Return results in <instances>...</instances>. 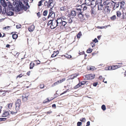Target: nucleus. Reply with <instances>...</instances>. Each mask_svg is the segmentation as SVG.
I'll return each mask as SVG.
<instances>
[{
    "label": "nucleus",
    "instance_id": "64",
    "mask_svg": "<svg viewBox=\"0 0 126 126\" xmlns=\"http://www.w3.org/2000/svg\"><path fill=\"white\" fill-rule=\"evenodd\" d=\"M22 74H20L18 75L17 76V77H19L20 78V77H22Z\"/></svg>",
    "mask_w": 126,
    "mask_h": 126
},
{
    "label": "nucleus",
    "instance_id": "27",
    "mask_svg": "<svg viewBox=\"0 0 126 126\" xmlns=\"http://www.w3.org/2000/svg\"><path fill=\"white\" fill-rule=\"evenodd\" d=\"M81 86L80 84V83L79 82L78 84L76 85L74 87V88L75 89H77L79 87H80Z\"/></svg>",
    "mask_w": 126,
    "mask_h": 126
},
{
    "label": "nucleus",
    "instance_id": "52",
    "mask_svg": "<svg viewBox=\"0 0 126 126\" xmlns=\"http://www.w3.org/2000/svg\"><path fill=\"white\" fill-rule=\"evenodd\" d=\"M25 94H24L23 95H22V99L23 100V101H24V99H25Z\"/></svg>",
    "mask_w": 126,
    "mask_h": 126
},
{
    "label": "nucleus",
    "instance_id": "61",
    "mask_svg": "<svg viewBox=\"0 0 126 126\" xmlns=\"http://www.w3.org/2000/svg\"><path fill=\"white\" fill-rule=\"evenodd\" d=\"M61 18H62V19L63 20H65L66 19V17H64V16H63L62 17H61Z\"/></svg>",
    "mask_w": 126,
    "mask_h": 126
},
{
    "label": "nucleus",
    "instance_id": "13",
    "mask_svg": "<svg viewBox=\"0 0 126 126\" xmlns=\"http://www.w3.org/2000/svg\"><path fill=\"white\" fill-rule=\"evenodd\" d=\"M103 6V5L101 4H100L99 5H98V10H101L103 9H104Z\"/></svg>",
    "mask_w": 126,
    "mask_h": 126
},
{
    "label": "nucleus",
    "instance_id": "4",
    "mask_svg": "<svg viewBox=\"0 0 126 126\" xmlns=\"http://www.w3.org/2000/svg\"><path fill=\"white\" fill-rule=\"evenodd\" d=\"M21 104V100L20 99H18L15 102L16 110H18Z\"/></svg>",
    "mask_w": 126,
    "mask_h": 126
},
{
    "label": "nucleus",
    "instance_id": "23",
    "mask_svg": "<svg viewBox=\"0 0 126 126\" xmlns=\"http://www.w3.org/2000/svg\"><path fill=\"white\" fill-rule=\"evenodd\" d=\"M95 12V10L94 9H93V8L90 11L91 14L92 15L94 14Z\"/></svg>",
    "mask_w": 126,
    "mask_h": 126
},
{
    "label": "nucleus",
    "instance_id": "56",
    "mask_svg": "<svg viewBox=\"0 0 126 126\" xmlns=\"http://www.w3.org/2000/svg\"><path fill=\"white\" fill-rule=\"evenodd\" d=\"M17 111H16V112H14L13 111H11V113L12 114H15L17 113Z\"/></svg>",
    "mask_w": 126,
    "mask_h": 126
},
{
    "label": "nucleus",
    "instance_id": "54",
    "mask_svg": "<svg viewBox=\"0 0 126 126\" xmlns=\"http://www.w3.org/2000/svg\"><path fill=\"white\" fill-rule=\"evenodd\" d=\"M49 4H48V3H47L45 2V3H44L45 5L46 6H47L48 7H49V6H48Z\"/></svg>",
    "mask_w": 126,
    "mask_h": 126
},
{
    "label": "nucleus",
    "instance_id": "57",
    "mask_svg": "<svg viewBox=\"0 0 126 126\" xmlns=\"http://www.w3.org/2000/svg\"><path fill=\"white\" fill-rule=\"evenodd\" d=\"M37 15L39 17H40V12H38L37 13Z\"/></svg>",
    "mask_w": 126,
    "mask_h": 126
},
{
    "label": "nucleus",
    "instance_id": "32",
    "mask_svg": "<svg viewBox=\"0 0 126 126\" xmlns=\"http://www.w3.org/2000/svg\"><path fill=\"white\" fill-rule=\"evenodd\" d=\"M110 18L112 20H115L116 19V16L115 15H114L110 17Z\"/></svg>",
    "mask_w": 126,
    "mask_h": 126
},
{
    "label": "nucleus",
    "instance_id": "48",
    "mask_svg": "<svg viewBox=\"0 0 126 126\" xmlns=\"http://www.w3.org/2000/svg\"><path fill=\"white\" fill-rule=\"evenodd\" d=\"M42 2L41 0L38 3V6H41V4H42Z\"/></svg>",
    "mask_w": 126,
    "mask_h": 126
},
{
    "label": "nucleus",
    "instance_id": "33",
    "mask_svg": "<svg viewBox=\"0 0 126 126\" xmlns=\"http://www.w3.org/2000/svg\"><path fill=\"white\" fill-rule=\"evenodd\" d=\"M101 108L103 110H105L106 109V107L104 105H103L101 106Z\"/></svg>",
    "mask_w": 126,
    "mask_h": 126
},
{
    "label": "nucleus",
    "instance_id": "22",
    "mask_svg": "<svg viewBox=\"0 0 126 126\" xmlns=\"http://www.w3.org/2000/svg\"><path fill=\"white\" fill-rule=\"evenodd\" d=\"M34 65V63H31L30 64V69H32Z\"/></svg>",
    "mask_w": 126,
    "mask_h": 126
},
{
    "label": "nucleus",
    "instance_id": "16",
    "mask_svg": "<svg viewBox=\"0 0 126 126\" xmlns=\"http://www.w3.org/2000/svg\"><path fill=\"white\" fill-rule=\"evenodd\" d=\"M120 3L121 4L120 7L121 8H123V6L125 4V2L124 1H122L121 2L119 1Z\"/></svg>",
    "mask_w": 126,
    "mask_h": 126
},
{
    "label": "nucleus",
    "instance_id": "41",
    "mask_svg": "<svg viewBox=\"0 0 126 126\" xmlns=\"http://www.w3.org/2000/svg\"><path fill=\"white\" fill-rule=\"evenodd\" d=\"M3 3V5L4 6L6 7L7 6V4H6V2L5 0L3 1L2 2Z\"/></svg>",
    "mask_w": 126,
    "mask_h": 126
},
{
    "label": "nucleus",
    "instance_id": "11",
    "mask_svg": "<svg viewBox=\"0 0 126 126\" xmlns=\"http://www.w3.org/2000/svg\"><path fill=\"white\" fill-rule=\"evenodd\" d=\"M59 52L58 51H54L52 55L51 56V57H56L57 55L58 54Z\"/></svg>",
    "mask_w": 126,
    "mask_h": 126
},
{
    "label": "nucleus",
    "instance_id": "45",
    "mask_svg": "<svg viewBox=\"0 0 126 126\" xmlns=\"http://www.w3.org/2000/svg\"><path fill=\"white\" fill-rule=\"evenodd\" d=\"M93 41L95 43L98 42V41L96 38H95L94 40H93Z\"/></svg>",
    "mask_w": 126,
    "mask_h": 126
},
{
    "label": "nucleus",
    "instance_id": "15",
    "mask_svg": "<svg viewBox=\"0 0 126 126\" xmlns=\"http://www.w3.org/2000/svg\"><path fill=\"white\" fill-rule=\"evenodd\" d=\"M120 4L119 2H118L117 3L114 2V7H115V9L118 8Z\"/></svg>",
    "mask_w": 126,
    "mask_h": 126
},
{
    "label": "nucleus",
    "instance_id": "6",
    "mask_svg": "<svg viewBox=\"0 0 126 126\" xmlns=\"http://www.w3.org/2000/svg\"><path fill=\"white\" fill-rule=\"evenodd\" d=\"M110 11V8L109 6H107L105 7L104 13L109 14Z\"/></svg>",
    "mask_w": 126,
    "mask_h": 126
},
{
    "label": "nucleus",
    "instance_id": "14",
    "mask_svg": "<svg viewBox=\"0 0 126 126\" xmlns=\"http://www.w3.org/2000/svg\"><path fill=\"white\" fill-rule=\"evenodd\" d=\"M6 14L8 16H13L14 15V13L12 11H9L7 13L6 12Z\"/></svg>",
    "mask_w": 126,
    "mask_h": 126
},
{
    "label": "nucleus",
    "instance_id": "63",
    "mask_svg": "<svg viewBox=\"0 0 126 126\" xmlns=\"http://www.w3.org/2000/svg\"><path fill=\"white\" fill-rule=\"evenodd\" d=\"M81 9H80V8H77V9H76V10H77L80 11H80H81Z\"/></svg>",
    "mask_w": 126,
    "mask_h": 126
},
{
    "label": "nucleus",
    "instance_id": "1",
    "mask_svg": "<svg viewBox=\"0 0 126 126\" xmlns=\"http://www.w3.org/2000/svg\"><path fill=\"white\" fill-rule=\"evenodd\" d=\"M25 4L26 7L24 6L22 2L20 1H17L13 3V5L15 6V8L16 9L18 12L20 11V9L23 8V7L24 10L25 9V8H26V10L29 8L30 6L29 5L28 3L27 2H26Z\"/></svg>",
    "mask_w": 126,
    "mask_h": 126
},
{
    "label": "nucleus",
    "instance_id": "19",
    "mask_svg": "<svg viewBox=\"0 0 126 126\" xmlns=\"http://www.w3.org/2000/svg\"><path fill=\"white\" fill-rule=\"evenodd\" d=\"M78 75L76 74H75L71 76V79H74L75 78H76Z\"/></svg>",
    "mask_w": 126,
    "mask_h": 126
},
{
    "label": "nucleus",
    "instance_id": "59",
    "mask_svg": "<svg viewBox=\"0 0 126 126\" xmlns=\"http://www.w3.org/2000/svg\"><path fill=\"white\" fill-rule=\"evenodd\" d=\"M98 28L99 29H102L103 28H104V26H102L101 27L98 26Z\"/></svg>",
    "mask_w": 126,
    "mask_h": 126
},
{
    "label": "nucleus",
    "instance_id": "20",
    "mask_svg": "<svg viewBox=\"0 0 126 126\" xmlns=\"http://www.w3.org/2000/svg\"><path fill=\"white\" fill-rule=\"evenodd\" d=\"M18 35L17 34H13L12 35V37L13 39H16L18 37Z\"/></svg>",
    "mask_w": 126,
    "mask_h": 126
},
{
    "label": "nucleus",
    "instance_id": "58",
    "mask_svg": "<svg viewBox=\"0 0 126 126\" xmlns=\"http://www.w3.org/2000/svg\"><path fill=\"white\" fill-rule=\"evenodd\" d=\"M52 113V111H47V114H50L51 113Z\"/></svg>",
    "mask_w": 126,
    "mask_h": 126
},
{
    "label": "nucleus",
    "instance_id": "35",
    "mask_svg": "<svg viewBox=\"0 0 126 126\" xmlns=\"http://www.w3.org/2000/svg\"><path fill=\"white\" fill-rule=\"evenodd\" d=\"M86 82H87L86 81H83L80 83V84L81 85H83L85 84H86Z\"/></svg>",
    "mask_w": 126,
    "mask_h": 126
},
{
    "label": "nucleus",
    "instance_id": "7",
    "mask_svg": "<svg viewBox=\"0 0 126 126\" xmlns=\"http://www.w3.org/2000/svg\"><path fill=\"white\" fill-rule=\"evenodd\" d=\"M55 13L54 12L52 13V12L50 11L49 12V14L47 17V18H49L50 17H51L53 18L55 17Z\"/></svg>",
    "mask_w": 126,
    "mask_h": 126
},
{
    "label": "nucleus",
    "instance_id": "37",
    "mask_svg": "<svg viewBox=\"0 0 126 126\" xmlns=\"http://www.w3.org/2000/svg\"><path fill=\"white\" fill-rule=\"evenodd\" d=\"M115 66H112L111 67L109 66L108 68H109V69H111V70H114L115 69V68H114Z\"/></svg>",
    "mask_w": 126,
    "mask_h": 126
},
{
    "label": "nucleus",
    "instance_id": "43",
    "mask_svg": "<svg viewBox=\"0 0 126 126\" xmlns=\"http://www.w3.org/2000/svg\"><path fill=\"white\" fill-rule=\"evenodd\" d=\"M22 26L21 25H16V28L17 29L20 28H21Z\"/></svg>",
    "mask_w": 126,
    "mask_h": 126
},
{
    "label": "nucleus",
    "instance_id": "18",
    "mask_svg": "<svg viewBox=\"0 0 126 126\" xmlns=\"http://www.w3.org/2000/svg\"><path fill=\"white\" fill-rule=\"evenodd\" d=\"M61 19V17H58L57 18L56 20V27L59 26L60 24H59V22L58 21V20H60Z\"/></svg>",
    "mask_w": 126,
    "mask_h": 126
},
{
    "label": "nucleus",
    "instance_id": "39",
    "mask_svg": "<svg viewBox=\"0 0 126 126\" xmlns=\"http://www.w3.org/2000/svg\"><path fill=\"white\" fill-rule=\"evenodd\" d=\"M65 80V78L59 80V81L60 83H61Z\"/></svg>",
    "mask_w": 126,
    "mask_h": 126
},
{
    "label": "nucleus",
    "instance_id": "24",
    "mask_svg": "<svg viewBox=\"0 0 126 126\" xmlns=\"http://www.w3.org/2000/svg\"><path fill=\"white\" fill-rule=\"evenodd\" d=\"M60 83L59 80L57 81L54 83L52 85V86H54L57 85L59 84Z\"/></svg>",
    "mask_w": 126,
    "mask_h": 126
},
{
    "label": "nucleus",
    "instance_id": "12",
    "mask_svg": "<svg viewBox=\"0 0 126 126\" xmlns=\"http://www.w3.org/2000/svg\"><path fill=\"white\" fill-rule=\"evenodd\" d=\"M9 114L8 111H6L3 113L2 116V117H6L8 116V115Z\"/></svg>",
    "mask_w": 126,
    "mask_h": 126
},
{
    "label": "nucleus",
    "instance_id": "31",
    "mask_svg": "<svg viewBox=\"0 0 126 126\" xmlns=\"http://www.w3.org/2000/svg\"><path fill=\"white\" fill-rule=\"evenodd\" d=\"M86 120L84 118H82L80 119V121L82 122H85Z\"/></svg>",
    "mask_w": 126,
    "mask_h": 126
},
{
    "label": "nucleus",
    "instance_id": "2",
    "mask_svg": "<svg viewBox=\"0 0 126 126\" xmlns=\"http://www.w3.org/2000/svg\"><path fill=\"white\" fill-rule=\"evenodd\" d=\"M56 20L53 19L50 20L47 23L48 26L51 25L50 28L52 29H54L56 27Z\"/></svg>",
    "mask_w": 126,
    "mask_h": 126
},
{
    "label": "nucleus",
    "instance_id": "62",
    "mask_svg": "<svg viewBox=\"0 0 126 126\" xmlns=\"http://www.w3.org/2000/svg\"><path fill=\"white\" fill-rule=\"evenodd\" d=\"M10 27V26H8L7 27H5L4 28V29H8V28H9Z\"/></svg>",
    "mask_w": 126,
    "mask_h": 126
},
{
    "label": "nucleus",
    "instance_id": "51",
    "mask_svg": "<svg viewBox=\"0 0 126 126\" xmlns=\"http://www.w3.org/2000/svg\"><path fill=\"white\" fill-rule=\"evenodd\" d=\"M91 44L92 46V47H93L95 45V44L93 43H91Z\"/></svg>",
    "mask_w": 126,
    "mask_h": 126
},
{
    "label": "nucleus",
    "instance_id": "42",
    "mask_svg": "<svg viewBox=\"0 0 126 126\" xmlns=\"http://www.w3.org/2000/svg\"><path fill=\"white\" fill-rule=\"evenodd\" d=\"M82 122H78L77 123V126H80L82 124Z\"/></svg>",
    "mask_w": 126,
    "mask_h": 126
},
{
    "label": "nucleus",
    "instance_id": "28",
    "mask_svg": "<svg viewBox=\"0 0 126 126\" xmlns=\"http://www.w3.org/2000/svg\"><path fill=\"white\" fill-rule=\"evenodd\" d=\"M81 32H79L78 33L77 35V37L78 38H79L81 36Z\"/></svg>",
    "mask_w": 126,
    "mask_h": 126
},
{
    "label": "nucleus",
    "instance_id": "44",
    "mask_svg": "<svg viewBox=\"0 0 126 126\" xmlns=\"http://www.w3.org/2000/svg\"><path fill=\"white\" fill-rule=\"evenodd\" d=\"M28 95L26 96V95H25V99H24V101H26L28 99Z\"/></svg>",
    "mask_w": 126,
    "mask_h": 126
},
{
    "label": "nucleus",
    "instance_id": "17",
    "mask_svg": "<svg viewBox=\"0 0 126 126\" xmlns=\"http://www.w3.org/2000/svg\"><path fill=\"white\" fill-rule=\"evenodd\" d=\"M71 14L72 16H75L76 15V12L75 11H72L71 12Z\"/></svg>",
    "mask_w": 126,
    "mask_h": 126
},
{
    "label": "nucleus",
    "instance_id": "40",
    "mask_svg": "<svg viewBox=\"0 0 126 126\" xmlns=\"http://www.w3.org/2000/svg\"><path fill=\"white\" fill-rule=\"evenodd\" d=\"M65 57L66 58H70L72 57L70 55H67L65 56Z\"/></svg>",
    "mask_w": 126,
    "mask_h": 126
},
{
    "label": "nucleus",
    "instance_id": "10",
    "mask_svg": "<svg viewBox=\"0 0 126 126\" xmlns=\"http://www.w3.org/2000/svg\"><path fill=\"white\" fill-rule=\"evenodd\" d=\"M82 12L80 11L78 13L79 17L80 19H82L83 18V15L82 14Z\"/></svg>",
    "mask_w": 126,
    "mask_h": 126
},
{
    "label": "nucleus",
    "instance_id": "5",
    "mask_svg": "<svg viewBox=\"0 0 126 126\" xmlns=\"http://www.w3.org/2000/svg\"><path fill=\"white\" fill-rule=\"evenodd\" d=\"M85 77L87 79H92L94 78L95 75L94 74H90L86 75Z\"/></svg>",
    "mask_w": 126,
    "mask_h": 126
},
{
    "label": "nucleus",
    "instance_id": "9",
    "mask_svg": "<svg viewBox=\"0 0 126 126\" xmlns=\"http://www.w3.org/2000/svg\"><path fill=\"white\" fill-rule=\"evenodd\" d=\"M35 26L32 25L31 26H30L28 28V29L29 31L30 32H32L34 29Z\"/></svg>",
    "mask_w": 126,
    "mask_h": 126
},
{
    "label": "nucleus",
    "instance_id": "34",
    "mask_svg": "<svg viewBox=\"0 0 126 126\" xmlns=\"http://www.w3.org/2000/svg\"><path fill=\"white\" fill-rule=\"evenodd\" d=\"M92 51V49H91L90 48H89L87 50L86 52L88 53H91Z\"/></svg>",
    "mask_w": 126,
    "mask_h": 126
},
{
    "label": "nucleus",
    "instance_id": "46",
    "mask_svg": "<svg viewBox=\"0 0 126 126\" xmlns=\"http://www.w3.org/2000/svg\"><path fill=\"white\" fill-rule=\"evenodd\" d=\"M6 119V118H0V121H5Z\"/></svg>",
    "mask_w": 126,
    "mask_h": 126
},
{
    "label": "nucleus",
    "instance_id": "38",
    "mask_svg": "<svg viewBox=\"0 0 126 126\" xmlns=\"http://www.w3.org/2000/svg\"><path fill=\"white\" fill-rule=\"evenodd\" d=\"M50 101L48 98L44 100L43 101V103H45L47 102H49Z\"/></svg>",
    "mask_w": 126,
    "mask_h": 126
},
{
    "label": "nucleus",
    "instance_id": "36",
    "mask_svg": "<svg viewBox=\"0 0 126 126\" xmlns=\"http://www.w3.org/2000/svg\"><path fill=\"white\" fill-rule=\"evenodd\" d=\"M94 67L93 66H91L88 69V70H93L94 69Z\"/></svg>",
    "mask_w": 126,
    "mask_h": 126
},
{
    "label": "nucleus",
    "instance_id": "50",
    "mask_svg": "<svg viewBox=\"0 0 126 126\" xmlns=\"http://www.w3.org/2000/svg\"><path fill=\"white\" fill-rule=\"evenodd\" d=\"M98 83L97 82H95L93 84V86H94L96 87Z\"/></svg>",
    "mask_w": 126,
    "mask_h": 126
},
{
    "label": "nucleus",
    "instance_id": "55",
    "mask_svg": "<svg viewBox=\"0 0 126 126\" xmlns=\"http://www.w3.org/2000/svg\"><path fill=\"white\" fill-rule=\"evenodd\" d=\"M90 122L89 121H88L87 122L86 124V126H89L90 125Z\"/></svg>",
    "mask_w": 126,
    "mask_h": 126
},
{
    "label": "nucleus",
    "instance_id": "21",
    "mask_svg": "<svg viewBox=\"0 0 126 126\" xmlns=\"http://www.w3.org/2000/svg\"><path fill=\"white\" fill-rule=\"evenodd\" d=\"M60 20H61V22H62V25L65 26L67 23L65 21H63L62 19V18H61Z\"/></svg>",
    "mask_w": 126,
    "mask_h": 126
},
{
    "label": "nucleus",
    "instance_id": "3",
    "mask_svg": "<svg viewBox=\"0 0 126 126\" xmlns=\"http://www.w3.org/2000/svg\"><path fill=\"white\" fill-rule=\"evenodd\" d=\"M104 5L106 4V5H108V6H109V8L110 9V8H112L114 10L115 9V7H114V2H112L107 3L106 2H104Z\"/></svg>",
    "mask_w": 126,
    "mask_h": 126
},
{
    "label": "nucleus",
    "instance_id": "60",
    "mask_svg": "<svg viewBox=\"0 0 126 126\" xmlns=\"http://www.w3.org/2000/svg\"><path fill=\"white\" fill-rule=\"evenodd\" d=\"M111 69H109V68H108V67H106L105 68V70H111Z\"/></svg>",
    "mask_w": 126,
    "mask_h": 126
},
{
    "label": "nucleus",
    "instance_id": "30",
    "mask_svg": "<svg viewBox=\"0 0 126 126\" xmlns=\"http://www.w3.org/2000/svg\"><path fill=\"white\" fill-rule=\"evenodd\" d=\"M13 104L10 103L8 104V108L10 109L12 107Z\"/></svg>",
    "mask_w": 126,
    "mask_h": 126
},
{
    "label": "nucleus",
    "instance_id": "47",
    "mask_svg": "<svg viewBox=\"0 0 126 126\" xmlns=\"http://www.w3.org/2000/svg\"><path fill=\"white\" fill-rule=\"evenodd\" d=\"M44 87L43 84H40V87L41 88H43Z\"/></svg>",
    "mask_w": 126,
    "mask_h": 126
},
{
    "label": "nucleus",
    "instance_id": "53",
    "mask_svg": "<svg viewBox=\"0 0 126 126\" xmlns=\"http://www.w3.org/2000/svg\"><path fill=\"white\" fill-rule=\"evenodd\" d=\"M79 54L80 55L82 54H85V52L84 51H83L82 52H80L79 53Z\"/></svg>",
    "mask_w": 126,
    "mask_h": 126
},
{
    "label": "nucleus",
    "instance_id": "8",
    "mask_svg": "<svg viewBox=\"0 0 126 126\" xmlns=\"http://www.w3.org/2000/svg\"><path fill=\"white\" fill-rule=\"evenodd\" d=\"M86 3L85 2V3L82 4L81 5V9H82L83 11H84L86 10L87 8V6H86Z\"/></svg>",
    "mask_w": 126,
    "mask_h": 126
},
{
    "label": "nucleus",
    "instance_id": "49",
    "mask_svg": "<svg viewBox=\"0 0 126 126\" xmlns=\"http://www.w3.org/2000/svg\"><path fill=\"white\" fill-rule=\"evenodd\" d=\"M10 5H9L8 6L9 8L10 9H11L13 7V6L10 3Z\"/></svg>",
    "mask_w": 126,
    "mask_h": 126
},
{
    "label": "nucleus",
    "instance_id": "25",
    "mask_svg": "<svg viewBox=\"0 0 126 126\" xmlns=\"http://www.w3.org/2000/svg\"><path fill=\"white\" fill-rule=\"evenodd\" d=\"M48 11L47 10H45L43 13V15L44 16H46L47 13Z\"/></svg>",
    "mask_w": 126,
    "mask_h": 126
},
{
    "label": "nucleus",
    "instance_id": "26",
    "mask_svg": "<svg viewBox=\"0 0 126 126\" xmlns=\"http://www.w3.org/2000/svg\"><path fill=\"white\" fill-rule=\"evenodd\" d=\"M74 18H75V17L74 18V17H73L72 18H70L69 20V23H70L73 22V19H74Z\"/></svg>",
    "mask_w": 126,
    "mask_h": 126
},
{
    "label": "nucleus",
    "instance_id": "29",
    "mask_svg": "<svg viewBox=\"0 0 126 126\" xmlns=\"http://www.w3.org/2000/svg\"><path fill=\"white\" fill-rule=\"evenodd\" d=\"M116 14L118 17H120L121 15V12L119 11H117L116 12Z\"/></svg>",
    "mask_w": 126,
    "mask_h": 126
}]
</instances>
